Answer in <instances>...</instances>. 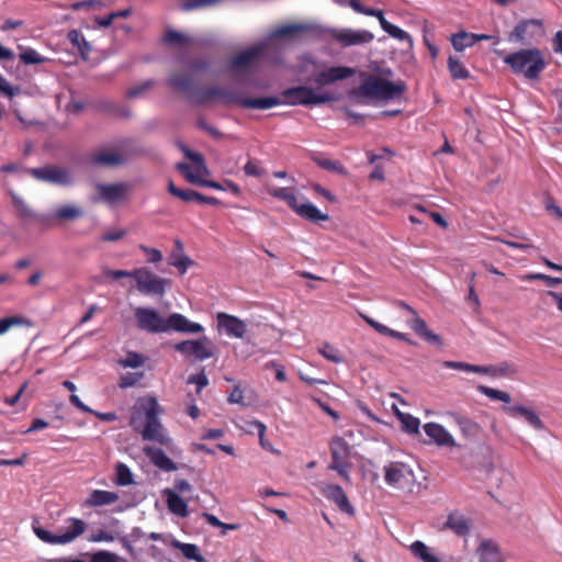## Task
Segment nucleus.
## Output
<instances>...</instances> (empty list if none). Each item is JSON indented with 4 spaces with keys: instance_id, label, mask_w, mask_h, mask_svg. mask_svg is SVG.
<instances>
[{
    "instance_id": "0eeeda50",
    "label": "nucleus",
    "mask_w": 562,
    "mask_h": 562,
    "mask_svg": "<svg viewBox=\"0 0 562 562\" xmlns=\"http://www.w3.org/2000/svg\"><path fill=\"white\" fill-rule=\"evenodd\" d=\"M69 524L66 531L63 533H52L50 531L41 527H34L35 535L44 542L49 544H67L72 542L86 530V522L80 518H68Z\"/></svg>"
},
{
    "instance_id": "37998d69",
    "label": "nucleus",
    "mask_w": 562,
    "mask_h": 562,
    "mask_svg": "<svg viewBox=\"0 0 562 562\" xmlns=\"http://www.w3.org/2000/svg\"><path fill=\"white\" fill-rule=\"evenodd\" d=\"M395 414L402 424V429L407 434H418L420 422L417 417L402 413L397 408H395Z\"/></svg>"
},
{
    "instance_id": "3c124183",
    "label": "nucleus",
    "mask_w": 562,
    "mask_h": 562,
    "mask_svg": "<svg viewBox=\"0 0 562 562\" xmlns=\"http://www.w3.org/2000/svg\"><path fill=\"white\" fill-rule=\"evenodd\" d=\"M169 265L178 269L180 276H183L193 261L186 255L172 254L169 257Z\"/></svg>"
},
{
    "instance_id": "f8f14e48",
    "label": "nucleus",
    "mask_w": 562,
    "mask_h": 562,
    "mask_svg": "<svg viewBox=\"0 0 562 562\" xmlns=\"http://www.w3.org/2000/svg\"><path fill=\"white\" fill-rule=\"evenodd\" d=\"M383 471L385 483L395 488L404 487L414 477L413 471L403 462H390Z\"/></svg>"
},
{
    "instance_id": "c85d7f7f",
    "label": "nucleus",
    "mask_w": 562,
    "mask_h": 562,
    "mask_svg": "<svg viewBox=\"0 0 562 562\" xmlns=\"http://www.w3.org/2000/svg\"><path fill=\"white\" fill-rule=\"evenodd\" d=\"M409 326L419 337L429 344L441 345V337L438 334L429 330L426 322L419 317L417 313L416 316H414V318L411 321Z\"/></svg>"
},
{
    "instance_id": "e2e57ef3",
    "label": "nucleus",
    "mask_w": 562,
    "mask_h": 562,
    "mask_svg": "<svg viewBox=\"0 0 562 562\" xmlns=\"http://www.w3.org/2000/svg\"><path fill=\"white\" fill-rule=\"evenodd\" d=\"M103 5V2L101 0H85V1H77L74 2L70 8L74 11H80V10H97L101 9Z\"/></svg>"
},
{
    "instance_id": "ddd939ff",
    "label": "nucleus",
    "mask_w": 562,
    "mask_h": 562,
    "mask_svg": "<svg viewBox=\"0 0 562 562\" xmlns=\"http://www.w3.org/2000/svg\"><path fill=\"white\" fill-rule=\"evenodd\" d=\"M331 37L342 47L369 44L374 40V35L370 31L352 29L334 30Z\"/></svg>"
},
{
    "instance_id": "cd10ccee",
    "label": "nucleus",
    "mask_w": 562,
    "mask_h": 562,
    "mask_svg": "<svg viewBox=\"0 0 562 562\" xmlns=\"http://www.w3.org/2000/svg\"><path fill=\"white\" fill-rule=\"evenodd\" d=\"M162 493L166 497L167 507L172 514L180 517L189 515L187 502L176 491L166 488Z\"/></svg>"
},
{
    "instance_id": "69168bd1",
    "label": "nucleus",
    "mask_w": 562,
    "mask_h": 562,
    "mask_svg": "<svg viewBox=\"0 0 562 562\" xmlns=\"http://www.w3.org/2000/svg\"><path fill=\"white\" fill-rule=\"evenodd\" d=\"M181 149H182L184 156L198 166L199 171H200V169H204L206 171V167L204 164V157L202 154L192 151L186 146H181Z\"/></svg>"
},
{
    "instance_id": "473e14b6",
    "label": "nucleus",
    "mask_w": 562,
    "mask_h": 562,
    "mask_svg": "<svg viewBox=\"0 0 562 562\" xmlns=\"http://www.w3.org/2000/svg\"><path fill=\"white\" fill-rule=\"evenodd\" d=\"M449 415L453 418L464 436L476 437L480 434L481 426L476 422L457 413H449Z\"/></svg>"
},
{
    "instance_id": "6e6552de",
    "label": "nucleus",
    "mask_w": 562,
    "mask_h": 562,
    "mask_svg": "<svg viewBox=\"0 0 562 562\" xmlns=\"http://www.w3.org/2000/svg\"><path fill=\"white\" fill-rule=\"evenodd\" d=\"M266 52V44L258 43L245 50H241L234 55L227 65L228 70L233 77L236 78L235 72L239 70H250L258 66L260 59L263 57Z\"/></svg>"
},
{
    "instance_id": "58836bf2",
    "label": "nucleus",
    "mask_w": 562,
    "mask_h": 562,
    "mask_svg": "<svg viewBox=\"0 0 562 562\" xmlns=\"http://www.w3.org/2000/svg\"><path fill=\"white\" fill-rule=\"evenodd\" d=\"M413 555L423 562H440V559L430 552V548L423 541H415L409 547Z\"/></svg>"
},
{
    "instance_id": "a18cd8bd",
    "label": "nucleus",
    "mask_w": 562,
    "mask_h": 562,
    "mask_svg": "<svg viewBox=\"0 0 562 562\" xmlns=\"http://www.w3.org/2000/svg\"><path fill=\"white\" fill-rule=\"evenodd\" d=\"M267 192L269 195L286 202L291 210L297 201L296 196L288 188L269 187Z\"/></svg>"
},
{
    "instance_id": "864d4df0",
    "label": "nucleus",
    "mask_w": 562,
    "mask_h": 562,
    "mask_svg": "<svg viewBox=\"0 0 562 562\" xmlns=\"http://www.w3.org/2000/svg\"><path fill=\"white\" fill-rule=\"evenodd\" d=\"M145 361L146 358L143 355L135 351H130L127 352L125 358L119 361V363L123 368H138L142 367L145 363Z\"/></svg>"
},
{
    "instance_id": "2eb2a0df",
    "label": "nucleus",
    "mask_w": 562,
    "mask_h": 562,
    "mask_svg": "<svg viewBox=\"0 0 562 562\" xmlns=\"http://www.w3.org/2000/svg\"><path fill=\"white\" fill-rule=\"evenodd\" d=\"M355 70L346 66H334L328 69L315 74L308 79V82L315 83L318 87L331 85L336 81L344 80L352 77Z\"/></svg>"
},
{
    "instance_id": "a878e982",
    "label": "nucleus",
    "mask_w": 562,
    "mask_h": 562,
    "mask_svg": "<svg viewBox=\"0 0 562 562\" xmlns=\"http://www.w3.org/2000/svg\"><path fill=\"white\" fill-rule=\"evenodd\" d=\"M329 450L331 457L330 464L346 462L347 458L350 454L349 443L340 436H335L330 440Z\"/></svg>"
},
{
    "instance_id": "2f4dec72",
    "label": "nucleus",
    "mask_w": 562,
    "mask_h": 562,
    "mask_svg": "<svg viewBox=\"0 0 562 562\" xmlns=\"http://www.w3.org/2000/svg\"><path fill=\"white\" fill-rule=\"evenodd\" d=\"M442 366L447 369L460 370L465 372L479 373V374H493L494 368L486 366L471 364L461 361L447 360L442 362Z\"/></svg>"
},
{
    "instance_id": "09e8293b",
    "label": "nucleus",
    "mask_w": 562,
    "mask_h": 562,
    "mask_svg": "<svg viewBox=\"0 0 562 562\" xmlns=\"http://www.w3.org/2000/svg\"><path fill=\"white\" fill-rule=\"evenodd\" d=\"M476 390L481 394L487 396L492 401H501V402H504V403H509L510 400H512L509 393L504 392V391H499V390H496V389H493V387H490V386H486V385H479L476 387Z\"/></svg>"
},
{
    "instance_id": "4468645a",
    "label": "nucleus",
    "mask_w": 562,
    "mask_h": 562,
    "mask_svg": "<svg viewBox=\"0 0 562 562\" xmlns=\"http://www.w3.org/2000/svg\"><path fill=\"white\" fill-rule=\"evenodd\" d=\"M95 189L99 193L100 201L113 205L128 199L131 186L126 182H116L110 184L98 183Z\"/></svg>"
},
{
    "instance_id": "39448f33",
    "label": "nucleus",
    "mask_w": 562,
    "mask_h": 562,
    "mask_svg": "<svg viewBox=\"0 0 562 562\" xmlns=\"http://www.w3.org/2000/svg\"><path fill=\"white\" fill-rule=\"evenodd\" d=\"M132 278L138 292L144 295L164 296L169 280L160 278L146 267L132 270Z\"/></svg>"
},
{
    "instance_id": "774afa93",
    "label": "nucleus",
    "mask_w": 562,
    "mask_h": 562,
    "mask_svg": "<svg viewBox=\"0 0 562 562\" xmlns=\"http://www.w3.org/2000/svg\"><path fill=\"white\" fill-rule=\"evenodd\" d=\"M117 557L115 553L109 551H99L94 553L90 562H116Z\"/></svg>"
},
{
    "instance_id": "4be33fe9",
    "label": "nucleus",
    "mask_w": 562,
    "mask_h": 562,
    "mask_svg": "<svg viewBox=\"0 0 562 562\" xmlns=\"http://www.w3.org/2000/svg\"><path fill=\"white\" fill-rule=\"evenodd\" d=\"M143 451L150 462L158 469L166 472L177 470V464L160 448L145 446Z\"/></svg>"
},
{
    "instance_id": "4d7b16f0",
    "label": "nucleus",
    "mask_w": 562,
    "mask_h": 562,
    "mask_svg": "<svg viewBox=\"0 0 562 562\" xmlns=\"http://www.w3.org/2000/svg\"><path fill=\"white\" fill-rule=\"evenodd\" d=\"M521 280L524 281H533V280H541L546 282L548 286H555L558 284L562 283V279L557 277H551L544 273H528L521 277Z\"/></svg>"
},
{
    "instance_id": "a19ab883",
    "label": "nucleus",
    "mask_w": 562,
    "mask_h": 562,
    "mask_svg": "<svg viewBox=\"0 0 562 562\" xmlns=\"http://www.w3.org/2000/svg\"><path fill=\"white\" fill-rule=\"evenodd\" d=\"M33 326V323L30 318L23 316V315H13V316H7L2 318V334L7 333L13 327L19 328H31Z\"/></svg>"
},
{
    "instance_id": "b1692460",
    "label": "nucleus",
    "mask_w": 562,
    "mask_h": 562,
    "mask_svg": "<svg viewBox=\"0 0 562 562\" xmlns=\"http://www.w3.org/2000/svg\"><path fill=\"white\" fill-rule=\"evenodd\" d=\"M293 212H295L299 216L302 218L310 221L312 223H319L323 221H328L329 216L326 213H323L319 211L313 203L306 202V203H296L294 204Z\"/></svg>"
},
{
    "instance_id": "de8ad7c7",
    "label": "nucleus",
    "mask_w": 562,
    "mask_h": 562,
    "mask_svg": "<svg viewBox=\"0 0 562 562\" xmlns=\"http://www.w3.org/2000/svg\"><path fill=\"white\" fill-rule=\"evenodd\" d=\"M383 31L386 32L390 36L401 41L406 42L408 47H413L414 41L413 37L402 30L401 27L392 24L391 22L389 24H383Z\"/></svg>"
},
{
    "instance_id": "680f3d73",
    "label": "nucleus",
    "mask_w": 562,
    "mask_h": 562,
    "mask_svg": "<svg viewBox=\"0 0 562 562\" xmlns=\"http://www.w3.org/2000/svg\"><path fill=\"white\" fill-rule=\"evenodd\" d=\"M138 248L146 255L148 263H158L162 260V252L157 248L148 247L144 244L138 245Z\"/></svg>"
},
{
    "instance_id": "6ab92c4d",
    "label": "nucleus",
    "mask_w": 562,
    "mask_h": 562,
    "mask_svg": "<svg viewBox=\"0 0 562 562\" xmlns=\"http://www.w3.org/2000/svg\"><path fill=\"white\" fill-rule=\"evenodd\" d=\"M322 494L331 501L339 510L352 516L355 515V508L348 499L345 491L337 484H327L322 488Z\"/></svg>"
},
{
    "instance_id": "e433bc0d",
    "label": "nucleus",
    "mask_w": 562,
    "mask_h": 562,
    "mask_svg": "<svg viewBox=\"0 0 562 562\" xmlns=\"http://www.w3.org/2000/svg\"><path fill=\"white\" fill-rule=\"evenodd\" d=\"M312 159L319 168L324 170L335 172L341 176L348 175L346 167L338 160H333L321 156H313Z\"/></svg>"
},
{
    "instance_id": "7c9ffc66",
    "label": "nucleus",
    "mask_w": 562,
    "mask_h": 562,
    "mask_svg": "<svg viewBox=\"0 0 562 562\" xmlns=\"http://www.w3.org/2000/svg\"><path fill=\"white\" fill-rule=\"evenodd\" d=\"M443 527L450 529L459 537H464L470 532V526L467 518L458 512L450 513L448 515Z\"/></svg>"
},
{
    "instance_id": "393cba45",
    "label": "nucleus",
    "mask_w": 562,
    "mask_h": 562,
    "mask_svg": "<svg viewBox=\"0 0 562 562\" xmlns=\"http://www.w3.org/2000/svg\"><path fill=\"white\" fill-rule=\"evenodd\" d=\"M167 86L178 92L188 94L194 101V94L192 92L193 78L183 72H173L166 80Z\"/></svg>"
},
{
    "instance_id": "0e129e2a",
    "label": "nucleus",
    "mask_w": 562,
    "mask_h": 562,
    "mask_svg": "<svg viewBox=\"0 0 562 562\" xmlns=\"http://www.w3.org/2000/svg\"><path fill=\"white\" fill-rule=\"evenodd\" d=\"M127 232L123 228H113L105 231L101 237L100 240L104 243H111V241H119L121 240Z\"/></svg>"
},
{
    "instance_id": "c9c22d12",
    "label": "nucleus",
    "mask_w": 562,
    "mask_h": 562,
    "mask_svg": "<svg viewBox=\"0 0 562 562\" xmlns=\"http://www.w3.org/2000/svg\"><path fill=\"white\" fill-rule=\"evenodd\" d=\"M171 546L181 551L183 557L188 560L203 561V555L200 552V548L194 543H183L177 539L171 541Z\"/></svg>"
},
{
    "instance_id": "49530a36",
    "label": "nucleus",
    "mask_w": 562,
    "mask_h": 562,
    "mask_svg": "<svg viewBox=\"0 0 562 562\" xmlns=\"http://www.w3.org/2000/svg\"><path fill=\"white\" fill-rule=\"evenodd\" d=\"M115 474V484L119 486H127L134 483L132 471L126 464L122 462L116 464Z\"/></svg>"
},
{
    "instance_id": "1a4fd4ad",
    "label": "nucleus",
    "mask_w": 562,
    "mask_h": 562,
    "mask_svg": "<svg viewBox=\"0 0 562 562\" xmlns=\"http://www.w3.org/2000/svg\"><path fill=\"white\" fill-rule=\"evenodd\" d=\"M173 348L181 355L186 357H193L199 361H204L215 355V346L206 336H203L199 339H190L177 342Z\"/></svg>"
},
{
    "instance_id": "423d86ee",
    "label": "nucleus",
    "mask_w": 562,
    "mask_h": 562,
    "mask_svg": "<svg viewBox=\"0 0 562 562\" xmlns=\"http://www.w3.org/2000/svg\"><path fill=\"white\" fill-rule=\"evenodd\" d=\"M281 95L284 98V101L280 102L289 105H316L333 100L331 95L317 93L307 86L288 88L282 91ZM278 99L281 100L280 98Z\"/></svg>"
},
{
    "instance_id": "f257e3e1",
    "label": "nucleus",
    "mask_w": 562,
    "mask_h": 562,
    "mask_svg": "<svg viewBox=\"0 0 562 562\" xmlns=\"http://www.w3.org/2000/svg\"><path fill=\"white\" fill-rule=\"evenodd\" d=\"M162 412L164 409L155 396L139 397L133 406L130 425L143 440L168 446L170 438L159 419Z\"/></svg>"
},
{
    "instance_id": "f3484780",
    "label": "nucleus",
    "mask_w": 562,
    "mask_h": 562,
    "mask_svg": "<svg viewBox=\"0 0 562 562\" xmlns=\"http://www.w3.org/2000/svg\"><path fill=\"white\" fill-rule=\"evenodd\" d=\"M166 327L167 331L173 330L184 334H201L204 331V327L201 324L191 322L180 313H171L166 318Z\"/></svg>"
},
{
    "instance_id": "5701e85b",
    "label": "nucleus",
    "mask_w": 562,
    "mask_h": 562,
    "mask_svg": "<svg viewBox=\"0 0 562 562\" xmlns=\"http://www.w3.org/2000/svg\"><path fill=\"white\" fill-rule=\"evenodd\" d=\"M487 40H490V36L486 34H474L465 31L452 34L450 37V42L457 52H463L465 48L472 47L477 42Z\"/></svg>"
},
{
    "instance_id": "20e7f679",
    "label": "nucleus",
    "mask_w": 562,
    "mask_h": 562,
    "mask_svg": "<svg viewBox=\"0 0 562 562\" xmlns=\"http://www.w3.org/2000/svg\"><path fill=\"white\" fill-rule=\"evenodd\" d=\"M405 91L406 83L402 80L392 82L378 76H369L351 92V95L357 99L366 98L389 101L400 98Z\"/></svg>"
},
{
    "instance_id": "bf43d9fd",
    "label": "nucleus",
    "mask_w": 562,
    "mask_h": 562,
    "mask_svg": "<svg viewBox=\"0 0 562 562\" xmlns=\"http://www.w3.org/2000/svg\"><path fill=\"white\" fill-rule=\"evenodd\" d=\"M144 376L143 372H133L121 375L119 386L121 389H127L136 385Z\"/></svg>"
},
{
    "instance_id": "f704fd0d",
    "label": "nucleus",
    "mask_w": 562,
    "mask_h": 562,
    "mask_svg": "<svg viewBox=\"0 0 562 562\" xmlns=\"http://www.w3.org/2000/svg\"><path fill=\"white\" fill-rule=\"evenodd\" d=\"M82 210L76 205L64 204L54 210L53 217L58 221H74L82 216Z\"/></svg>"
},
{
    "instance_id": "f03ea898",
    "label": "nucleus",
    "mask_w": 562,
    "mask_h": 562,
    "mask_svg": "<svg viewBox=\"0 0 562 562\" xmlns=\"http://www.w3.org/2000/svg\"><path fill=\"white\" fill-rule=\"evenodd\" d=\"M213 100H220L223 104H237L244 109H271L281 104L278 97L245 98L237 91L221 87L210 86L194 93V102L205 104Z\"/></svg>"
},
{
    "instance_id": "bb28decb",
    "label": "nucleus",
    "mask_w": 562,
    "mask_h": 562,
    "mask_svg": "<svg viewBox=\"0 0 562 562\" xmlns=\"http://www.w3.org/2000/svg\"><path fill=\"white\" fill-rule=\"evenodd\" d=\"M313 26L305 23L284 24L271 31V38L294 37L312 31Z\"/></svg>"
},
{
    "instance_id": "c756f323",
    "label": "nucleus",
    "mask_w": 562,
    "mask_h": 562,
    "mask_svg": "<svg viewBox=\"0 0 562 562\" xmlns=\"http://www.w3.org/2000/svg\"><path fill=\"white\" fill-rule=\"evenodd\" d=\"M119 501V494L115 492L94 490L86 499L85 505L88 507H97L111 505Z\"/></svg>"
},
{
    "instance_id": "052dcab7",
    "label": "nucleus",
    "mask_w": 562,
    "mask_h": 562,
    "mask_svg": "<svg viewBox=\"0 0 562 562\" xmlns=\"http://www.w3.org/2000/svg\"><path fill=\"white\" fill-rule=\"evenodd\" d=\"M319 353L327 360L334 363H340L344 361L342 357L339 355L338 350L329 344H324L319 349Z\"/></svg>"
},
{
    "instance_id": "79ce46f5",
    "label": "nucleus",
    "mask_w": 562,
    "mask_h": 562,
    "mask_svg": "<svg viewBox=\"0 0 562 562\" xmlns=\"http://www.w3.org/2000/svg\"><path fill=\"white\" fill-rule=\"evenodd\" d=\"M448 70L451 78L454 80L468 79L470 77V71L464 67L462 61L452 55L448 57Z\"/></svg>"
},
{
    "instance_id": "9b49d317",
    "label": "nucleus",
    "mask_w": 562,
    "mask_h": 562,
    "mask_svg": "<svg viewBox=\"0 0 562 562\" xmlns=\"http://www.w3.org/2000/svg\"><path fill=\"white\" fill-rule=\"evenodd\" d=\"M30 173L40 181L57 186H69L72 182L70 171L67 168L58 167L55 165H49L42 168H32Z\"/></svg>"
},
{
    "instance_id": "dca6fc26",
    "label": "nucleus",
    "mask_w": 562,
    "mask_h": 562,
    "mask_svg": "<svg viewBox=\"0 0 562 562\" xmlns=\"http://www.w3.org/2000/svg\"><path fill=\"white\" fill-rule=\"evenodd\" d=\"M217 326L224 329L227 336L234 338H244L247 331L246 323L237 316L220 312L216 315Z\"/></svg>"
},
{
    "instance_id": "c03bdc74",
    "label": "nucleus",
    "mask_w": 562,
    "mask_h": 562,
    "mask_svg": "<svg viewBox=\"0 0 562 562\" xmlns=\"http://www.w3.org/2000/svg\"><path fill=\"white\" fill-rule=\"evenodd\" d=\"M481 562H503L497 547L491 541H484L480 547Z\"/></svg>"
},
{
    "instance_id": "8fccbe9b",
    "label": "nucleus",
    "mask_w": 562,
    "mask_h": 562,
    "mask_svg": "<svg viewBox=\"0 0 562 562\" xmlns=\"http://www.w3.org/2000/svg\"><path fill=\"white\" fill-rule=\"evenodd\" d=\"M535 21H520L514 30L509 33L508 40L514 43H526L527 29L530 24H535Z\"/></svg>"
},
{
    "instance_id": "6e6d98bb",
    "label": "nucleus",
    "mask_w": 562,
    "mask_h": 562,
    "mask_svg": "<svg viewBox=\"0 0 562 562\" xmlns=\"http://www.w3.org/2000/svg\"><path fill=\"white\" fill-rule=\"evenodd\" d=\"M20 60L24 65H37L46 61V58L41 56L35 49L27 48L21 52Z\"/></svg>"
},
{
    "instance_id": "5fc2aeb1",
    "label": "nucleus",
    "mask_w": 562,
    "mask_h": 562,
    "mask_svg": "<svg viewBox=\"0 0 562 562\" xmlns=\"http://www.w3.org/2000/svg\"><path fill=\"white\" fill-rule=\"evenodd\" d=\"M222 0H182L181 10L182 11H193L203 9L206 7L215 5L220 3Z\"/></svg>"
},
{
    "instance_id": "412c9836",
    "label": "nucleus",
    "mask_w": 562,
    "mask_h": 562,
    "mask_svg": "<svg viewBox=\"0 0 562 562\" xmlns=\"http://www.w3.org/2000/svg\"><path fill=\"white\" fill-rule=\"evenodd\" d=\"M425 434L439 447H456L451 434L440 424L427 423L424 425Z\"/></svg>"
},
{
    "instance_id": "4c0bfd02",
    "label": "nucleus",
    "mask_w": 562,
    "mask_h": 562,
    "mask_svg": "<svg viewBox=\"0 0 562 562\" xmlns=\"http://www.w3.org/2000/svg\"><path fill=\"white\" fill-rule=\"evenodd\" d=\"M92 162L94 165L114 167L122 165L124 162V159L117 153L100 151L92 156Z\"/></svg>"
},
{
    "instance_id": "7ed1b4c3",
    "label": "nucleus",
    "mask_w": 562,
    "mask_h": 562,
    "mask_svg": "<svg viewBox=\"0 0 562 562\" xmlns=\"http://www.w3.org/2000/svg\"><path fill=\"white\" fill-rule=\"evenodd\" d=\"M504 63L516 75H522L528 80H538L547 63L538 48H525L504 57Z\"/></svg>"
},
{
    "instance_id": "338daca9",
    "label": "nucleus",
    "mask_w": 562,
    "mask_h": 562,
    "mask_svg": "<svg viewBox=\"0 0 562 562\" xmlns=\"http://www.w3.org/2000/svg\"><path fill=\"white\" fill-rule=\"evenodd\" d=\"M13 205L20 217L26 220L33 216L32 211L27 207L24 201L15 195L12 196Z\"/></svg>"
},
{
    "instance_id": "9d476101",
    "label": "nucleus",
    "mask_w": 562,
    "mask_h": 562,
    "mask_svg": "<svg viewBox=\"0 0 562 562\" xmlns=\"http://www.w3.org/2000/svg\"><path fill=\"white\" fill-rule=\"evenodd\" d=\"M134 314L139 329L151 334L167 333L166 318L156 310L150 307H137Z\"/></svg>"
},
{
    "instance_id": "ea45409f",
    "label": "nucleus",
    "mask_w": 562,
    "mask_h": 562,
    "mask_svg": "<svg viewBox=\"0 0 562 562\" xmlns=\"http://www.w3.org/2000/svg\"><path fill=\"white\" fill-rule=\"evenodd\" d=\"M69 42L79 49L83 59H88L91 52V45L78 30H70L67 34Z\"/></svg>"
},
{
    "instance_id": "a211bd4d",
    "label": "nucleus",
    "mask_w": 562,
    "mask_h": 562,
    "mask_svg": "<svg viewBox=\"0 0 562 562\" xmlns=\"http://www.w3.org/2000/svg\"><path fill=\"white\" fill-rule=\"evenodd\" d=\"M168 192L184 202H198L200 204L221 205V201L215 196L203 195L202 193L191 189H179L172 180L168 182Z\"/></svg>"
},
{
    "instance_id": "13d9d810",
    "label": "nucleus",
    "mask_w": 562,
    "mask_h": 562,
    "mask_svg": "<svg viewBox=\"0 0 562 562\" xmlns=\"http://www.w3.org/2000/svg\"><path fill=\"white\" fill-rule=\"evenodd\" d=\"M155 86V81L151 79H148L137 86H134L130 88L126 91V97L130 99L138 98L149 91Z\"/></svg>"
},
{
    "instance_id": "72a5a7b5",
    "label": "nucleus",
    "mask_w": 562,
    "mask_h": 562,
    "mask_svg": "<svg viewBox=\"0 0 562 562\" xmlns=\"http://www.w3.org/2000/svg\"><path fill=\"white\" fill-rule=\"evenodd\" d=\"M177 168L184 176L187 181L192 183V184H199V186L212 188V189H215V190H222L223 189L222 186L218 182H216V181H213V180H201L196 175H193L190 171V167H189L188 164L180 162V164H178Z\"/></svg>"
},
{
    "instance_id": "aec40b11",
    "label": "nucleus",
    "mask_w": 562,
    "mask_h": 562,
    "mask_svg": "<svg viewBox=\"0 0 562 562\" xmlns=\"http://www.w3.org/2000/svg\"><path fill=\"white\" fill-rule=\"evenodd\" d=\"M503 411L510 417H522L526 420V423L536 430H542L544 428L543 422L541 420L539 415L531 408L525 407L522 405H512L504 406Z\"/></svg>"
},
{
    "instance_id": "603ef678",
    "label": "nucleus",
    "mask_w": 562,
    "mask_h": 562,
    "mask_svg": "<svg viewBox=\"0 0 562 562\" xmlns=\"http://www.w3.org/2000/svg\"><path fill=\"white\" fill-rule=\"evenodd\" d=\"M164 41L169 45L184 46L190 43V38L179 31L168 30L165 33Z\"/></svg>"
}]
</instances>
